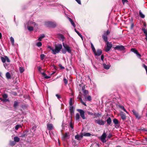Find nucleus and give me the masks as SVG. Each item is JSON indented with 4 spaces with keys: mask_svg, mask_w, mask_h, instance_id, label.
<instances>
[{
    "mask_svg": "<svg viewBox=\"0 0 147 147\" xmlns=\"http://www.w3.org/2000/svg\"><path fill=\"white\" fill-rule=\"evenodd\" d=\"M132 112L133 114L135 115L137 118L138 119H140L141 117L139 115L138 113L136 112L135 110H133L132 111Z\"/></svg>",
    "mask_w": 147,
    "mask_h": 147,
    "instance_id": "obj_13",
    "label": "nucleus"
},
{
    "mask_svg": "<svg viewBox=\"0 0 147 147\" xmlns=\"http://www.w3.org/2000/svg\"><path fill=\"white\" fill-rule=\"evenodd\" d=\"M70 127L72 128H73V124L71 123V122H70Z\"/></svg>",
    "mask_w": 147,
    "mask_h": 147,
    "instance_id": "obj_58",
    "label": "nucleus"
},
{
    "mask_svg": "<svg viewBox=\"0 0 147 147\" xmlns=\"http://www.w3.org/2000/svg\"><path fill=\"white\" fill-rule=\"evenodd\" d=\"M47 2L48 3H49V5L51 6H56L57 5H58V4L57 3H54V1H48Z\"/></svg>",
    "mask_w": 147,
    "mask_h": 147,
    "instance_id": "obj_15",
    "label": "nucleus"
},
{
    "mask_svg": "<svg viewBox=\"0 0 147 147\" xmlns=\"http://www.w3.org/2000/svg\"><path fill=\"white\" fill-rule=\"evenodd\" d=\"M68 138V135L67 133H66L65 134L63 135V139L64 140H65L66 139H67Z\"/></svg>",
    "mask_w": 147,
    "mask_h": 147,
    "instance_id": "obj_28",
    "label": "nucleus"
},
{
    "mask_svg": "<svg viewBox=\"0 0 147 147\" xmlns=\"http://www.w3.org/2000/svg\"><path fill=\"white\" fill-rule=\"evenodd\" d=\"M63 46L64 49L66 50L69 53H70L71 52V50L70 47L67 44H65L63 43Z\"/></svg>",
    "mask_w": 147,
    "mask_h": 147,
    "instance_id": "obj_6",
    "label": "nucleus"
},
{
    "mask_svg": "<svg viewBox=\"0 0 147 147\" xmlns=\"http://www.w3.org/2000/svg\"><path fill=\"white\" fill-rule=\"evenodd\" d=\"M113 123L115 125V128H117L119 127V121L116 119H114L113 120Z\"/></svg>",
    "mask_w": 147,
    "mask_h": 147,
    "instance_id": "obj_11",
    "label": "nucleus"
},
{
    "mask_svg": "<svg viewBox=\"0 0 147 147\" xmlns=\"http://www.w3.org/2000/svg\"><path fill=\"white\" fill-rule=\"evenodd\" d=\"M6 77L8 79H10L11 78V76L9 72H7L6 74Z\"/></svg>",
    "mask_w": 147,
    "mask_h": 147,
    "instance_id": "obj_26",
    "label": "nucleus"
},
{
    "mask_svg": "<svg viewBox=\"0 0 147 147\" xmlns=\"http://www.w3.org/2000/svg\"><path fill=\"white\" fill-rule=\"evenodd\" d=\"M80 101H81V102L82 103V104L84 105V106H86V104L83 101V100H82V99H81V100H80Z\"/></svg>",
    "mask_w": 147,
    "mask_h": 147,
    "instance_id": "obj_52",
    "label": "nucleus"
},
{
    "mask_svg": "<svg viewBox=\"0 0 147 147\" xmlns=\"http://www.w3.org/2000/svg\"><path fill=\"white\" fill-rule=\"evenodd\" d=\"M91 48L93 51L94 52L95 50V49L94 48V47L93 44H92V43H91Z\"/></svg>",
    "mask_w": 147,
    "mask_h": 147,
    "instance_id": "obj_42",
    "label": "nucleus"
},
{
    "mask_svg": "<svg viewBox=\"0 0 147 147\" xmlns=\"http://www.w3.org/2000/svg\"><path fill=\"white\" fill-rule=\"evenodd\" d=\"M42 69V68L41 67H38V70L39 71H40Z\"/></svg>",
    "mask_w": 147,
    "mask_h": 147,
    "instance_id": "obj_62",
    "label": "nucleus"
},
{
    "mask_svg": "<svg viewBox=\"0 0 147 147\" xmlns=\"http://www.w3.org/2000/svg\"><path fill=\"white\" fill-rule=\"evenodd\" d=\"M114 49L115 50L123 51L125 49V48L124 47L123 45H117L114 48Z\"/></svg>",
    "mask_w": 147,
    "mask_h": 147,
    "instance_id": "obj_10",
    "label": "nucleus"
},
{
    "mask_svg": "<svg viewBox=\"0 0 147 147\" xmlns=\"http://www.w3.org/2000/svg\"><path fill=\"white\" fill-rule=\"evenodd\" d=\"M82 90L83 92L85 95H86L88 94V91L87 90H84L83 89V87L82 88Z\"/></svg>",
    "mask_w": 147,
    "mask_h": 147,
    "instance_id": "obj_35",
    "label": "nucleus"
},
{
    "mask_svg": "<svg viewBox=\"0 0 147 147\" xmlns=\"http://www.w3.org/2000/svg\"><path fill=\"white\" fill-rule=\"evenodd\" d=\"M128 2V1L127 0H122V2L123 5H124L125 3H127Z\"/></svg>",
    "mask_w": 147,
    "mask_h": 147,
    "instance_id": "obj_49",
    "label": "nucleus"
},
{
    "mask_svg": "<svg viewBox=\"0 0 147 147\" xmlns=\"http://www.w3.org/2000/svg\"><path fill=\"white\" fill-rule=\"evenodd\" d=\"M70 106H73V103L71 98H70L69 101Z\"/></svg>",
    "mask_w": 147,
    "mask_h": 147,
    "instance_id": "obj_40",
    "label": "nucleus"
},
{
    "mask_svg": "<svg viewBox=\"0 0 147 147\" xmlns=\"http://www.w3.org/2000/svg\"><path fill=\"white\" fill-rule=\"evenodd\" d=\"M36 128V126L35 125H34L32 127V129H34V130H35V129Z\"/></svg>",
    "mask_w": 147,
    "mask_h": 147,
    "instance_id": "obj_61",
    "label": "nucleus"
},
{
    "mask_svg": "<svg viewBox=\"0 0 147 147\" xmlns=\"http://www.w3.org/2000/svg\"><path fill=\"white\" fill-rule=\"evenodd\" d=\"M112 136V135L111 134H109L107 136V138L108 139H110Z\"/></svg>",
    "mask_w": 147,
    "mask_h": 147,
    "instance_id": "obj_47",
    "label": "nucleus"
},
{
    "mask_svg": "<svg viewBox=\"0 0 147 147\" xmlns=\"http://www.w3.org/2000/svg\"><path fill=\"white\" fill-rule=\"evenodd\" d=\"M47 127L48 130H51L53 129V125L51 123L47 124Z\"/></svg>",
    "mask_w": 147,
    "mask_h": 147,
    "instance_id": "obj_18",
    "label": "nucleus"
},
{
    "mask_svg": "<svg viewBox=\"0 0 147 147\" xmlns=\"http://www.w3.org/2000/svg\"><path fill=\"white\" fill-rule=\"evenodd\" d=\"M13 94L14 95L16 96L17 95V93L16 92H13Z\"/></svg>",
    "mask_w": 147,
    "mask_h": 147,
    "instance_id": "obj_64",
    "label": "nucleus"
},
{
    "mask_svg": "<svg viewBox=\"0 0 147 147\" xmlns=\"http://www.w3.org/2000/svg\"><path fill=\"white\" fill-rule=\"evenodd\" d=\"M14 140L16 142H18L20 141V139L18 137L16 136L14 138Z\"/></svg>",
    "mask_w": 147,
    "mask_h": 147,
    "instance_id": "obj_33",
    "label": "nucleus"
},
{
    "mask_svg": "<svg viewBox=\"0 0 147 147\" xmlns=\"http://www.w3.org/2000/svg\"><path fill=\"white\" fill-rule=\"evenodd\" d=\"M80 117L79 114L78 113H77L76 114L75 116V119L76 121H79V120Z\"/></svg>",
    "mask_w": 147,
    "mask_h": 147,
    "instance_id": "obj_22",
    "label": "nucleus"
},
{
    "mask_svg": "<svg viewBox=\"0 0 147 147\" xmlns=\"http://www.w3.org/2000/svg\"><path fill=\"white\" fill-rule=\"evenodd\" d=\"M131 51H132V52H134V53H135L136 54L138 53V52L137 50L135 49L134 48H132L131 49Z\"/></svg>",
    "mask_w": 147,
    "mask_h": 147,
    "instance_id": "obj_29",
    "label": "nucleus"
},
{
    "mask_svg": "<svg viewBox=\"0 0 147 147\" xmlns=\"http://www.w3.org/2000/svg\"><path fill=\"white\" fill-rule=\"evenodd\" d=\"M68 19L69 21L70 22L71 24L74 27H76L74 23V22H73L72 20L70 18L68 17Z\"/></svg>",
    "mask_w": 147,
    "mask_h": 147,
    "instance_id": "obj_23",
    "label": "nucleus"
},
{
    "mask_svg": "<svg viewBox=\"0 0 147 147\" xmlns=\"http://www.w3.org/2000/svg\"><path fill=\"white\" fill-rule=\"evenodd\" d=\"M83 137V134L77 135L75 136V138L78 140H81L82 138Z\"/></svg>",
    "mask_w": 147,
    "mask_h": 147,
    "instance_id": "obj_17",
    "label": "nucleus"
},
{
    "mask_svg": "<svg viewBox=\"0 0 147 147\" xmlns=\"http://www.w3.org/2000/svg\"><path fill=\"white\" fill-rule=\"evenodd\" d=\"M5 57L6 58V61L8 62H9L10 61L8 57L6 56H5Z\"/></svg>",
    "mask_w": 147,
    "mask_h": 147,
    "instance_id": "obj_51",
    "label": "nucleus"
},
{
    "mask_svg": "<svg viewBox=\"0 0 147 147\" xmlns=\"http://www.w3.org/2000/svg\"><path fill=\"white\" fill-rule=\"evenodd\" d=\"M79 4H81V2L80 0H75Z\"/></svg>",
    "mask_w": 147,
    "mask_h": 147,
    "instance_id": "obj_56",
    "label": "nucleus"
},
{
    "mask_svg": "<svg viewBox=\"0 0 147 147\" xmlns=\"http://www.w3.org/2000/svg\"><path fill=\"white\" fill-rule=\"evenodd\" d=\"M19 70H20V72L21 73H22L24 71V69L23 67H19Z\"/></svg>",
    "mask_w": 147,
    "mask_h": 147,
    "instance_id": "obj_34",
    "label": "nucleus"
},
{
    "mask_svg": "<svg viewBox=\"0 0 147 147\" xmlns=\"http://www.w3.org/2000/svg\"><path fill=\"white\" fill-rule=\"evenodd\" d=\"M62 48V45L61 44L56 45L55 49H53L52 47L50 46L48 47V48L51 50L52 51V53L54 55L59 53Z\"/></svg>",
    "mask_w": 147,
    "mask_h": 147,
    "instance_id": "obj_1",
    "label": "nucleus"
},
{
    "mask_svg": "<svg viewBox=\"0 0 147 147\" xmlns=\"http://www.w3.org/2000/svg\"><path fill=\"white\" fill-rule=\"evenodd\" d=\"M45 26L48 27L54 28L56 26V22H47L45 23Z\"/></svg>",
    "mask_w": 147,
    "mask_h": 147,
    "instance_id": "obj_2",
    "label": "nucleus"
},
{
    "mask_svg": "<svg viewBox=\"0 0 147 147\" xmlns=\"http://www.w3.org/2000/svg\"><path fill=\"white\" fill-rule=\"evenodd\" d=\"M120 115L122 120H124L126 119V115L123 112H120Z\"/></svg>",
    "mask_w": 147,
    "mask_h": 147,
    "instance_id": "obj_16",
    "label": "nucleus"
},
{
    "mask_svg": "<svg viewBox=\"0 0 147 147\" xmlns=\"http://www.w3.org/2000/svg\"><path fill=\"white\" fill-rule=\"evenodd\" d=\"M87 99L89 101H90L91 100V97L89 96L87 97Z\"/></svg>",
    "mask_w": 147,
    "mask_h": 147,
    "instance_id": "obj_53",
    "label": "nucleus"
},
{
    "mask_svg": "<svg viewBox=\"0 0 147 147\" xmlns=\"http://www.w3.org/2000/svg\"><path fill=\"white\" fill-rule=\"evenodd\" d=\"M107 42V47L105 49L106 52H108L110 51L112 46V45L111 42H109L108 41Z\"/></svg>",
    "mask_w": 147,
    "mask_h": 147,
    "instance_id": "obj_7",
    "label": "nucleus"
},
{
    "mask_svg": "<svg viewBox=\"0 0 147 147\" xmlns=\"http://www.w3.org/2000/svg\"><path fill=\"white\" fill-rule=\"evenodd\" d=\"M45 55L43 54H42L40 55V59L41 60H43L45 58Z\"/></svg>",
    "mask_w": 147,
    "mask_h": 147,
    "instance_id": "obj_46",
    "label": "nucleus"
},
{
    "mask_svg": "<svg viewBox=\"0 0 147 147\" xmlns=\"http://www.w3.org/2000/svg\"><path fill=\"white\" fill-rule=\"evenodd\" d=\"M21 127V125H17L16 126L15 129L16 130H17L19 128Z\"/></svg>",
    "mask_w": 147,
    "mask_h": 147,
    "instance_id": "obj_41",
    "label": "nucleus"
},
{
    "mask_svg": "<svg viewBox=\"0 0 147 147\" xmlns=\"http://www.w3.org/2000/svg\"><path fill=\"white\" fill-rule=\"evenodd\" d=\"M107 135L105 131H104L102 135L100 137V139L101 141L103 143H105L107 142L106 138Z\"/></svg>",
    "mask_w": 147,
    "mask_h": 147,
    "instance_id": "obj_5",
    "label": "nucleus"
},
{
    "mask_svg": "<svg viewBox=\"0 0 147 147\" xmlns=\"http://www.w3.org/2000/svg\"><path fill=\"white\" fill-rule=\"evenodd\" d=\"M0 100L3 101V102H6L8 101V99H5V98H0Z\"/></svg>",
    "mask_w": 147,
    "mask_h": 147,
    "instance_id": "obj_43",
    "label": "nucleus"
},
{
    "mask_svg": "<svg viewBox=\"0 0 147 147\" xmlns=\"http://www.w3.org/2000/svg\"><path fill=\"white\" fill-rule=\"evenodd\" d=\"M27 28L28 30L29 31H32L33 30V28L32 27L29 26L32 25L35 26H38V25L37 24L35 23L34 22H33L31 21H29L27 23Z\"/></svg>",
    "mask_w": 147,
    "mask_h": 147,
    "instance_id": "obj_3",
    "label": "nucleus"
},
{
    "mask_svg": "<svg viewBox=\"0 0 147 147\" xmlns=\"http://www.w3.org/2000/svg\"><path fill=\"white\" fill-rule=\"evenodd\" d=\"M2 96L3 98L7 99L6 98L8 97V95L6 94H4Z\"/></svg>",
    "mask_w": 147,
    "mask_h": 147,
    "instance_id": "obj_45",
    "label": "nucleus"
},
{
    "mask_svg": "<svg viewBox=\"0 0 147 147\" xmlns=\"http://www.w3.org/2000/svg\"><path fill=\"white\" fill-rule=\"evenodd\" d=\"M137 56V57H138L139 59H141V60H142V59L141 58V55L139 54L138 52V53H137L136 54Z\"/></svg>",
    "mask_w": 147,
    "mask_h": 147,
    "instance_id": "obj_44",
    "label": "nucleus"
},
{
    "mask_svg": "<svg viewBox=\"0 0 147 147\" xmlns=\"http://www.w3.org/2000/svg\"><path fill=\"white\" fill-rule=\"evenodd\" d=\"M141 130L142 131H147V129H146V128H144L142 129H141Z\"/></svg>",
    "mask_w": 147,
    "mask_h": 147,
    "instance_id": "obj_57",
    "label": "nucleus"
},
{
    "mask_svg": "<svg viewBox=\"0 0 147 147\" xmlns=\"http://www.w3.org/2000/svg\"><path fill=\"white\" fill-rule=\"evenodd\" d=\"M42 75L44 77V78L46 79H48L50 78V77L49 76H47L45 73L42 72L41 73Z\"/></svg>",
    "mask_w": 147,
    "mask_h": 147,
    "instance_id": "obj_25",
    "label": "nucleus"
},
{
    "mask_svg": "<svg viewBox=\"0 0 147 147\" xmlns=\"http://www.w3.org/2000/svg\"><path fill=\"white\" fill-rule=\"evenodd\" d=\"M42 45V43L41 42H37L36 44V45L38 47H41Z\"/></svg>",
    "mask_w": 147,
    "mask_h": 147,
    "instance_id": "obj_37",
    "label": "nucleus"
},
{
    "mask_svg": "<svg viewBox=\"0 0 147 147\" xmlns=\"http://www.w3.org/2000/svg\"><path fill=\"white\" fill-rule=\"evenodd\" d=\"M91 115H93L94 116L95 118H96L98 117H99L101 115V114L99 113H94L92 114H91Z\"/></svg>",
    "mask_w": 147,
    "mask_h": 147,
    "instance_id": "obj_21",
    "label": "nucleus"
},
{
    "mask_svg": "<svg viewBox=\"0 0 147 147\" xmlns=\"http://www.w3.org/2000/svg\"><path fill=\"white\" fill-rule=\"evenodd\" d=\"M66 52H67L66 51L65 49H62V52L63 54H65L66 53Z\"/></svg>",
    "mask_w": 147,
    "mask_h": 147,
    "instance_id": "obj_50",
    "label": "nucleus"
},
{
    "mask_svg": "<svg viewBox=\"0 0 147 147\" xmlns=\"http://www.w3.org/2000/svg\"><path fill=\"white\" fill-rule=\"evenodd\" d=\"M45 36L44 34H41L40 35V37H39V38H38V40L40 41H41L42 39L43 38H44Z\"/></svg>",
    "mask_w": 147,
    "mask_h": 147,
    "instance_id": "obj_27",
    "label": "nucleus"
},
{
    "mask_svg": "<svg viewBox=\"0 0 147 147\" xmlns=\"http://www.w3.org/2000/svg\"><path fill=\"white\" fill-rule=\"evenodd\" d=\"M10 40L12 44L13 45H14V40L13 38L12 37H11L10 38Z\"/></svg>",
    "mask_w": 147,
    "mask_h": 147,
    "instance_id": "obj_32",
    "label": "nucleus"
},
{
    "mask_svg": "<svg viewBox=\"0 0 147 147\" xmlns=\"http://www.w3.org/2000/svg\"><path fill=\"white\" fill-rule=\"evenodd\" d=\"M63 81L65 84H67V81L66 78H64Z\"/></svg>",
    "mask_w": 147,
    "mask_h": 147,
    "instance_id": "obj_48",
    "label": "nucleus"
},
{
    "mask_svg": "<svg viewBox=\"0 0 147 147\" xmlns=\"http://www.w3.org/2000/svg\"><path fill=\"white\" fill-rule=\"evenodd\" d=\"M139 15L140 17L142 18H144L145 17V16L141 12V10H140L139 11Z\"/></svg>",
    "mask_w": 147,
    "mask_h": 147,
    "instance_id": "obj_30",
    "label": "nucleus"
},
{
    "mask_svg": "<svg viewBox=\"0 0 147 147\" xmlns=\"http://www.w3.org/2000/svg\"><path fill=\"white\" fill-rule=\"evenodd\" d=\"M110 33V31L108 30L104 32L103 34L102 35V37L103 40L105 42H107L108 40L107 35Z\"/></svg>",
    "mask_w": 147,
    "mask_h": 147,
    "instance_id": "obj_4",
    "label": "nucleus"
},
{
    "mask_svg": "<svg viewBox=\"0 0 147 147\" xmlns=\"http://www.w3.org/2000/svg\"><path fill=\"white\" fill-rule=\"evenodd\" d=\"M77 111L80 113V115L81 117L83 119H85L86 117L85 116V112L82 109H78Z\"/></svg>",
    "mask_w": 147,
    "mask_h": 147,
    "instance_id": "obj_8",
    "label": "nucleus"
},
{
    "mask_svg": "<svg viewBox=\"0 0 147 147\" xmlns=\"http://www.w3.org/2000/svg\"><path fill=\"white\" fill-rule=\"evenodd\" d=\"M93 52L95 55L99 56L101 54L102 51L101 50L98 49L96 51L95 50V51Z\"/></svg>",
    "mask_w": 147,
    "mask_h": 147,
    "instance_id": "obj_12",
    "label": "nucleus"
},
{
    "mask_svg": "<svg viewBox=\"0 0 147 147\" xmlns=\"http://www.w3.org/2000/svg\"><path fill=\"white\" fill-rule=\"evenodd\" d=\"M103 66L104 68L106 69H109L110 67V65L108 64H106L105 63L103 64Z\"/></svg>",
    "mask_w": 147,
    "mask_h": 147,
    "instance_id": "obj_20",
    "label": "nucleus"
},
{
    "mask_svg": "<svg viewBox=\"0 0 147 147\" xmlns=\"http://www.w3.org/2000/svg\"><path fill=\"white\" fill-rule=\"evenodd\" d=\"M75 31L76 32V33L78 34L81 38L82 39L83 37L82 35L79 32H78L76 29H75Z\"/></svg>",
    "mask_w": 147,
    "mask_h": 147,
    "instance_id": "obj_31",
    "label": "nucleus"
},
{
    "mask_svg": "<svg viewBox=\"0 0 147 147\" xmlns=\"http://www.w3.org/2000/svg\"><path fill=\"white\" fill-rule=\"evenodd\" d=\"M117 106L119 108L123 110L125 112L127 113H128L126 111V110L125 109V108H124V107L123 106L119 104Z\"/></svg>",
    "mask_w": 147,
    "mask_h": 147,
    "instance_id": "obj_19",
    "label": "nucleus"
},
{
    "mask_svg": "<svg viewBox=\"0 0 147 147\" xmlns=\"http://www.w3.org/2000/svg\"><path fill=\"white\" fill-rule=\"evenodd\" d=\"M1 59L3 63H5L6 61V58L3 57H1Z\"/></svg>",
    "mask_w": 147,
    "mask_h": 147,
    "instance_id": "obj_39",
    "label": "nucleus"
},
{
    "mask_svg": "<svg viewBox=\"0 0 147 147\" xmlns=\"http://www.w3.org/2000/svg\"><path fill=\"white\" fill-rule=\"evenodd\" d=\"M60 37H61V38H62V40H63L64 39V36L62 35H61Z\"/></svg>",
    "mask_w": 147,
    "mask_h": 147,
    "instance_id": "obj_60",
    "label": "nucleus"
},
{
    "mask_svg": "<svg viewBox=\"0 0 147 147\" xmlns=\"http://www.w3.org/2000/svg\"><path fill=\"white\" fill-rule=\"evenodd\" d=\"M26 135V134L24 133H23V134H22L21 136H20L21 137H23L25 136Z\"/></svg>",
    "mask_w": 147,
    "mask_h": 147,
    "instance_id": "obj_54",
    "label": "nucleus"
},
{
    "mask_svg": "<svg viewBox=\"0 0 147 147\" xmlns=\"http://www.w3.org/2000/svg\"><path fill=\"white\" fill-rule=\"evenodd\" d=\"M95 121L96 123L100 125H104L105 123V121L102 120V119L96 120Z\"/></svg>",
    "mask_w": 147,
    "mask_h": 147,
    "instance_id": "obj_9",
    "label": "nucleus"
},
{
    "mask_svg": "<svg viewBox=\"0 0 147 147\" xmlns=\"http://www.w3.org/2000/svg\"><path fill=\"white\" fill-rule=\"evenodd\" d=\"M69 111L71 116H72L74 112V108L73 106H70Z\"/></svg>",
    "mask_w": 147,
    "mask_h": 147,
    "instance_id": "obj_14",
    "label": "nucleus"
},
{
    "mask_svg": "<svg viewBox=\"0 0 147 147\" xmlns=\"http://www.w3.org/2000/svg\"><path fill=\"white\" fill-rule=\"evenodd\" d=\"M91 135V134L89 133H84V134L83 135V136H90Z\"/></svg>",
    "mask_w": 147,
    "mask_h": 147,
    "instance_id": "obj_36",
    "label": "nucleus"
},
{
    "mask_svg": "<svg viewBox=\"0 0 147 147\" xmlns=\"http://www.w3.org/2000/svg\"><path fill=\"white\" fill-rule=\"evenodd\" d=\"M104 56L103 55H102L101 57V59L102 61H103L104 59Z\"/></svg>",
    "mask_w": 147,
    "mask_h": 147,
    "instance_id": "obj_59",
    "label": "nucleus"
},
{
    "mask_svg": "<svg viewBox=\"0 0 147 147\" xmlns=\"http://www.w3.org/2000/svg\"><path fill=\"white\" fill-rule=\"evenodd\" d=\"M56 96L57 97L58 99H59L61 98V97L58 94H56Z\"/></svg>",
    "mask_w": 147,
    "mask_h": 147,
    "instance_id": "obj_55",
    "label": "nucleus"
},
{
    "mask_svg": "<svg viewBox=\"0 0 147 147\" xmlns=\"http://www.w3.org/2000/svg\"><path fill=\"white\" fill-rule=\"evenodd\" d=\"M18 106V102L17 101H15L14 103V107H16Z\"/></svg>",
    "mask_w": 147,
    "mask_h": 147,
    "instance_id": "obj_38",
    "label": "nucleus"
},
{
    "mask_svg": "<svg viewBox=\"0 0 147 147\" xmlns=\"http://www.w3.org/2000/svg\"><path fill=\"white\" fill-rule=\"evenodd\" d=\"M59 67H61V69H64V67L62 66L61 65H59Z\"/></svg>",
    "mask_w": 147,
    "mask_h": 147,
    "instance_id": "obj_63",
    "label": "nucleus"
},
{
    "mask_svg": "<svg viewBox=\"0 0 147 147\" xmlns=\"http://www.w3.org/2000/svg\"><path fill=\"white\" fill-rule=\"evenodd\" d=\"M107 122L108 125H111V120L110 117H109L107 119Z\"/></svg>",
    "mask_w": 147,
    "mask_h": 147,
    "instance_id": "obj_24",
    "label": "nucleus"
}]
</instances>
